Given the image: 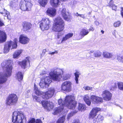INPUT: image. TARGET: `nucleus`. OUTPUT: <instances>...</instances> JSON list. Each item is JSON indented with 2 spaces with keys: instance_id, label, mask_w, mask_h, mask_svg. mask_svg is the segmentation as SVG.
Returning <instances> with one entry per match:
<instances>
[{
  "instance_id": "24",
  "label": "nucleus",
  "mask_w": 123,
  "mask_h": 123,
  "mask_svg": "<svg viewBox=\"0 0 123 123\" xmlns=\"http://www.w3.org/2000/svg\"><path fill=\"white\" fill-rule=\"evenodd\" d=\"M86 106L85 104L80 103H78V109L79 111H84L86 109Z\"/></svg>"
},
{
  "instance_id": "44",
  "label": "nucleus",
  "mask_w": 123,
  "mask_h": 123,
  "mask_svg": "<svg viewBox=\"0 0 123 123\" xmlns=\"http://www.w3.org/2000/svg\"><path fill=\"white\" fill-rule=\"evenodd\" d=\"M35 123H43L41 120L40 119H37L35 121Z\"/></svg>"
},
{
  "instance_id": "22",
  "label": "nucleus",
  "mask_w": 123,
  "mask_h": 123,
  "mask_svg": "<svg viewBox=\"0 0 123 123\" xmlns=\"http://www.w3.org/2000/svg\"><path fill=\"white\" fill-rule=\"evenodd\" d=\"M12 43V41L11 40L7 42V44H5L4 47V53H7L9 51Z\"/></svg>"
},
{
  "instance_id": "2",
  "label": "nucleus",
  "mask_w": 123,
  "mask_h": 123,
  "mask_svg": "<svg viewBox=\"0 0 123 123\" xmlns=\"http://www.w3.org/2000/svg\"><path fill=\"white\" fill-rule=\"evenodd\" d=\"M13 65V61L11 59L5 60L1 63V67L6 72L4 74L0 73V84L6 83L7 80V78L11 75Z\"/></svg>"
},
{
  "instance_id": "28",
  "label": "nucleus",
  "mask_w": 123,
  "mask_h": 123,
  "mask_svg": "<svg viewBox=\"0 0 123 123\" xmlns=\"http://www.w3.org/2000/svg\"><path fill=\"white\" fill-rule=\"evenodd\" d=\"M103 57L106 58H110L112 57L113 55L112 53L109 52L107 51H105L103 53Z\"/></svg>"
},
{
  "instance_id": "30",
  "label": "nucleus",
  "mask_w": 123,
  "mask_h": 123,
  "mask_svg": "<svg viewBox=\"0 0 123 123\" xmlns=\"http://www.w3.org/2000/svg\"><path fill=\"white\" fill-rule=\"evenodd\" d=\"M16 76L18 79L19 81H21L22 80L23 77V76L21 72H18L16 74Z\"/></svg>"
},
{
  "instance_id": "59",
  "label": "nucleus",
  "mask_w": 123,
  "mask_h": 123,
  "mask_svg": "<svg viewBox=\"0 0 123 123\" xmlns=\"http://www.w3.org/2000/svg\"><path fill=\"white\" fill-rule=\"evenodd\" d=\"M1 86H0V88H1Z\"/></svg>"
},
{
  "instance_id": "49",
  "label": "nucleus",
  "mask_w": 123,
  "mask_h": 123,
  "mask_svg": "<svg viewBox=\"0 0 123 123\" xmlns=\"http://www.w3.org/2000/svg\"><path fill=\"white\" fill-rule=\"evenodd\" d=\"M121 14L122 16L123 17V8L121 7Z\"/></svg>"
},
{
  "instance_id": "4",
  "label": "nucleus",
  "mask_w": 123,
  "mask_h": 123,
  "mask_svg": "<svg viewBox=\"0 0 123 123\" xmlns=\"http://www.w3.org/2000/svg\"><path fill=\"white\" fill-rule=\"evenodd\" d=\"M54 31L60 32L64 29L65 24L61 18H57L54 20Z\"/></svg>"
},
{
  "instance_id": "17",
  "label": "nucleus",
  "mask_w": 123,
  "mask_h": 123,
  "mask_svg": "<svg viewBox=\"0 0 123 123\" xmlns=\"http://www.w3.org/2000/svg\"><path fill=\"white\" fill-rule=\"evenodd\" d=\"M54 93V89L49 90L43 93L42 97L44 99H48L52 97Z\"/></svg>"
},
{
  "instance_id": "27",
  "label": "nucleus",
  "mask_w": 123,
  "mask_h": 123,
  "mask_svg": "<svg viewBox=\"0 0 123 123\" xmlns=\"http://www.w3.org/2000/svg\"><path fill=\"white\" fill-rule=\"evenodd\" d=\"M83 100L86 104L88 106L90 105L91 104V101L90 99L89 96L87 95H85L83 98Z\"/></svg>"
},
{
  "instance_id": "35",
  "label": "nucleus",
  "mask_w": 123,
  "mask_h": 123,
  "mask_svg": "<svg viewBox=\"0 0 123 123\" xmlns=\"http://www.w3.org/2000/svg\"><path fill=\"white\" fill-rule=\"evenodd\" d=\"M103 102V100L102 98L100 97L97 96L95 104H98L102 103Z\"/></svg>"
},
{
  "instance_id": "54",
  "label": "nucleus",
  "mask_w": 123,
  "mask_h": 123,
  "mask_svg": "<svg viewBox=\"0 0 123 123\" xmlns=\"http://www.w3.org/2000/svg\"><path fill=\"white\" fill-rule=\"evenodd\" d=\"M101 32L102 33V34H103L104 32V31L102 30L101 31Z\"/></svg>"
},
{
  "instance_id": "19",
  "label": "nucleus",
  "mask_w": 123,
  "mask_h": 123,
  "mask_svg": "<svg viewBox=\"0 0 123 123\" xmlns=\"http://www.w3.org/2000/svg\"><path fill=\"white\" fill-rule=\"evenodd\" d=\"M30 62L29 57H27L25 59L22 60L21 61L18 62V64L22 68L25 69L27 65V63L28 62L30 64Z\"/></svg>"
},
{
  "instance_id": "32",
  "label": "nucleus",
  "mask_w": 123,
  "mask_h": 123,
  "mask_svg": "<svg viewBox=\"0 0 123 123\" xmlns=\"http://www.w3.org/2000/svg\"><path fill=\"white\" fill-rule=\"evenodd\" d=\"M89 33V32L85 29H83L80 32V35L81 36L84 37L87 35Z\"/></svg>"
},
{
  "instance_id": "1",
  "label": "nucleus",
  "mask_w": 123,
  "mask_h": 123,
  "mask_svg": "<svg viewBox=\"0 0 123 123\" xmlns=\"http://www.w3.org/2000/svg\"><path fill=\"white\" fill-rule=\"evenodd\" d=\"M58 104L60 106L56 108L54 111V115L62 111L63 109L64 106L71 109H74L77 104V102L74 100V96L72 95H67L65 97L64 101L61 99L58 100Z\"/></svg>"
},
{
  "instance_id": "10",
  "label": "nucleus",
  "mask_w": 123,
  "mask_h": 123,
  "mask_svg": "<svg viewBox=\"0 0 123 123\" xmlns=\"http://www.w3.org/2000/svg\"><path fill=\"white\" fill-rule=\"evenodd\" d=\"M101 110V109L98 107H95L92 108L88 115L89 119H93L97 115V113Z\"/></svg>"
},
{
  "instance_id": "36",
  "label": "nucleus",
  "mask_w": 123,
  "mask_h": 123,
  "mask_svg": "<svg viewBox=\"0 0 123 123\" xmlns=\"http://www.w3.org/2000/svg\"><path fill=\"white\" fill-rule=\"evenodd\" d=\"M34 90L35 93L37 95H40L41 94V92L38 90V88L35 85L34 86Z\"/></svg>"
},
{
  "instance_id": "5",
  "label": "nucleus",
  "mask_w": 123,
  "mask_h": 123,
  "mask_svg": "<svg viewBox=\"0 0 123 123\" xmlns=\"http://www.w3.org/2000/svg\"><path fill=\"white\" fill-rule=\"evenodd\" d=\"M18 101V98L16 94H11L6 98L5 104L7 105L11 106L16 105Z\"/></svg>"
},
{
  "instance_id": "58",
  "label": "nucleus",
  "mask_w": 123,
  "mask_h": 123,
  "mask_svg": "<svg viewBox=\"0 0 123 123\" xmlns=\"http://www.w3.org/2000/svg\"><path fill=\"white\" fill-rule=\"evenodd\" d=\"M117 87V85L116 84H115V88H116Z\"/></svg>"
},
{
  "instance_id": "20",
  "label": "nucleus",
  "mask_w": 123,
  "mask_h": 123,
  "mask_svg": "<svg viewBox=\"0 0 123 123\" xmlns=\"http://www.w3.org/2000/svg\"><path fill=\"white\" fill-rule=\"evenodd\" d=\"M7 36L5 32L0 30V43L5 42Z\"/></svg>"
},
{
  "instance_id": "6",
  "label": "nucleus",
  "mask_w": 123,
  "mask_h": 123,
  "mask_svg": "<svg viewBox=\"0 0 123 123\" xmlns=\"http://www.w3.org/2000/svg\"><path fill=\"white\" fill-rule=\"evenodd\" d=\"M50 22L49 18H42L39 22V27L41 30L43 31L49 30Z\"/></svg>"
},
{
  "instance_id": "3",
  "label": "nucleus",
  "mask_w": 123,
  "mask_h": 123,
  "mask_svg": "<svg viewBox=\"0 0 123 123\" xmlns=\"http://www.w3.org/2000/svg\"><path fill=\"white\" fill-rule=\"evenodd\" d=\"M26 121V118L21 111L14 112L12 115V120L14 123H23V121Z\"/></svg>"
},
{
  "instance_id": "13",
  "label": "nucleus",
  "mask_w": 123,
  "mask_h": 123,
  "mask_svg": "<svg viewBox=\"0 0 123 123\" xmlns=\"http://www.w3.org/2000/svg\"><path fill=\"white\" fill-rule=\"evenodd\" d=\"M25 2L27 1L25 4H21L20 8L21 10L24 11H28L31 10L32 6V4L30 2L27 1L29 0H25Z\"/></svg>"
},
{
  "instance_id": "8",
  "label": "nucleus",
  "mask_w": 123,
  "mask_h": 123,
  "mask_svg": "<svg viewBox=\"0 0 123 123\" xmlns=\"http://www.w3.org/2000/svg\"><path fill=\"white\" fill-rule=\"evenodd\" d=\"M41 104L44 108L48 111H51L53 108V104L51 102L47 101L42 100L41 101Z\"/></svg>"
},
{
  "instance_id": "48",
  "label": "nucleus",
  "mask_w": 123,
  "mask_h": 123,
  "mask_svg": "<svg viewBox=\"0 0 123 123\" xmlns=\"http://www.w3.org/2000/svg\"><path fill=\"white\" fill-rule=\"evenodd\" d=\"M91 88L88 86H86L85 88V90H91Z\"/></svg>"
},
{
  "instance_id": "53",
  "label": "nucleus",
  "mask_w": 123,
  "mask_h": 123,
  "mask_svg": "<svg viewBox=\"0 0 123 123\" xmlns=\"http://www.w3.org/2000/svg\"><path fill=\"white\" fill-rule=\"evenodd\" d=\"M77 14H78L77 16H79L80 17H83L82 16L83 15H83L78 14V13H77Z\"/></svg>"
},
{
  "instance_id": "43",
  "label": "nucleus",
  "mask_w": 123,
  "mask_h": 123,
  "mask_svg": "<svg viewBox=\"0 0 123 123\" xmlns=\"http://www.w3.org/2000/svg\"><path fill=\"white\" fill-rule=\"evenodd\" d=\"M36 120L35 118H32L30 120L28 123H35V122Z\"/></svg>"
},
{
  "instance_id": "46",
  "label": "nucleus",
  "mask_w": 123,
  "mask_h": 123,
  "mask_svg": "<svg viewBox=\"0 0 123 123\" xmlns=\"http://www.w3.org/2000/svg\"><path fill=\"white\" fill-rule=\"evenodd\" d=\"M111 7L113 10H117V6H115L114 4L112 6H111Z\"/></svg>"
},
{
  "instance_id": "39",
  "label": "nucleus",
  "mask_w": 123,
  "mask_h": 123,
  "mask_svg": "<svg viewBox=\"0 0 123 123\" xmlns=\"http://www.w3.org/2000/svg\"><path fill=\"white\" fill-rule=\"evenodd\" d=\"M121 25V22L119 21H117L114 23V26L115 27L119 26Z\"/></svg>"
},
{
  "instance_id": "38",
  "label": "nucleus",
  "mask_w": 123,
  "mask_h": 123,
  "mask_svg": "<svg viewBox=\"0 0 123 123\" xmlns=\"http://www.w3.org/2000/svg\"><path fill=\"white\" fill-rule=\"evenodd\" d=\"M118 89L121 90H123V82H118L117 83Z\"/></svg>"
},
{
  "instance_id": "29",
  "label": "nucleus",
  "mask_w": 123,
  "mask_h": 123,
  "mask_svg": "<svg viewBox=\"0 0 123 123\" xmlns=\"http://www.w3.org/2000/svg\"><path fill=\"white\" fill-rule=\"evenodd\" d=\"M22 51L20 50H18L15 51L13 55V58H16L18 57V56L21 53Z\"/></svg>"
},
{
  "instance_id": "56",
  "label": "nucleus",
  "mask_w": 123,
  "mask_h": 123,
  "mask_svg": "<svg viewBox=\"0 0 123 123\" xmlns=\"http://www.w3.org/2000/svg\"><path fill=\"white\" fill-rule=\"evenodd\" d=\"M56 10L55 9H54V15H55V13H56Z\"/></svg>"
},
{
  "instance_id": "25",
  "label": "nucleus",
  "mask_w": 123,
  "mask_h": 123,
  "mask_svg": "<svg viewBox=\"0 0 123 123\" xmlns=\"http://www.w3.org/2000/svg\"><path fill=\"white\" fill-rule=\"evenodd\" d=\"M73 35V33H69L65 35L64 37L62 38L61 42V43H63L64 41H65L70 38L72 37Z\"/></svg>"
},
{
  "instance_id": "55",
  "label": "nucleus",
  "mask_w": 123,
  "mask_h": 123,
  "mask_svg": "<svg viewBox=\"0 0 123 123\" xmlns=\"http://www.w3.org/2000/svg\"><path fill=\"white\" fill-rule=\"evenodd\" d=\"M49 54H54V52H52L51 53H49Z\"/></svg>"
},
{
  "instance_id": "33",
  "label": "nucleus",
  "mask_w": 123,
  "mask_h": 123,
  "mask_svg": "<svg viewBox=\"0 0 123 123\" xmlns=\"http://www.w3.org/2000/svg\"><path fill=\"white\" fill-rule=\"evenodd\" d=\"M80 74V73L79 72L76 70V72L74 73V75L75 76V80L76 83H78V79L79 77V75Z\"/></svg>"
},
{
  "instance_id": "15",
  "label": "nucleus",
  "mask_w": 123,
  "mask_h": 123,
  "mask_svg": "<svg viewBox=\"0 0 123 123\" xmlns=\"http://www.w3.org/2000/svg\"><path fill=\"white\" fill-rule=\"evenodd\" d=\"M49 2L52 7L48 8L46 11V13L49 16L53 17L54 16V0H50Z\"/></svg>"
},
{
  "instance_id": "7",
  "label": "nucleus",
  "mask_w": 123,
  "mask_h": 123,
  "mask_svg": "<svg viewBox=\"0 0 123 123\" xmlns=\"http://www.w3.org/2000/svg\"><path fill=\"white\" fill-rule=\"evenodd\" d=\"M50 77L44 76L42 78L39 83L40 86L42 85L44 86L46 85H49L52 82V79H54V71H51L49 73Z\"/></svg>"
},
{
  "instance_id": "16",
  "label": "nucleus",
  "mask_w": 123,
  "mask_h": 123,
  "mask_svg": "<svg viewBox=\"0 0 123 123\" xmlns=\"http://www.w3.org/2000/svg\"><path fill=\"white\" fill-rule=\"evenodd\" d=\"M30 39L27 37L24 34H21L19 37V42L21 44H25L28 43Z\"/></svg>"
},
{
  "instance_id": "26",
  "label": "nucleus",
  "mask_w": 123,
  "mask_h": 123,
  "mask_svg": "<svg viewBox=\"0 0 123 123\" xmlns=\"http://www.w3.org/2000/svg\"><path fill=\"white\" fill-rule=\"evenodd\" d=\"M48 1V0H38V2L40 6L44 7L47 4Z\"/></svg>"
},
{
  "instance_id": "41",
  "label": "nucleus",
  "mask_w": 123,
  "mask_h": 123,
  "mask_svg": "<svg viewBox=\"0 0 123 123\" xmlns=\"http://www.w3.org/2000/svg\"><path fill=\"white\" fill-rule=\"evenodd\" d=\"M59 0H54V7H57L59 5Z\"/></svg>"
},
{
  "instance_id": "34",
  "label": "nucleus",
  "mask_w": 123,
  "mask_h": 123,
  "mask_svg": "<svg viewBox=\"0 0 123 123\" xmlns=\"http://www.w3.org/2000/svg\"><path fill=\"white\" fill-rule=\"evenodd\" d=\"M93 55L95 57H98L101 56L102 53L99 51L97 50L94 52Z\"/></svg>"
},
{
  "instance_id": "50",
  "label": "nucleus",
  "mask_w": 123,
  "mask_h": 123,
  "mask_svg": "<svg viewBox=\"0 0 123 123\" xmlns=\"http://www.w3.org/2000/svg\"><path fill=\"white\" fill-rule=\"evenodd\" d=\"M47 51V50L46 49H43L42 52V54L44 55L45 54V52Z\"/></svg>"
},
{
  "instance_id": "45",
  "label": "nucleus",
  "mask_w": 123,
  "mask_h": 123,
  "mask_svg": "<svg viewBox=\"0 0 123 123\" xmlns=\"http://www.w3.org/2000/svg\"><path fill=\"white\" fill-rule=\"evenodd\" d=\"M35 98L36 99V101L38 102H40L41 101V100L39 98L37 97L36 96L35 97Z\"/></svg>"
},
{
  "instance_id": "60",
  "label": "nucleus",
  "mask_w": 123,
  "mask_h": 123,
  "mask_svg": "<svg viewBox=\"0 0 123 123\" xmlns=\"http://www.w3.org/2000/svg\"><path fill=\"white\" fill-rule=\"evenodd\" d=\"M1 0H0V1Z\"/></svg>"
},
{
  "instance_id": "57",
  "label": "nucleus",
  "mask_w": 123,
  "mask_h": 123,
  "mask_svg": "<svg viewBox=\"0 0 123 123\" xmlns=\"http://www.w3.org/2000/svg\"><path fill=\"white\" fill-rule=\"evenodd\" d=\"M57 53V51H54V53Z\"/></svg>"
},
{
  "instance_id": "47",
  "label": "nucleus",
  "mask_w": 123,
  "mask_h": 123,
  "mask_svg": "<svg viewBox=\"0 0 123 123\" xmlns=\"http://www.w3.org/2000/svg\"><path fill=\"white\" fill-rule=\"evenodd\" d=\"M69 78V77L67 75H65L64 76L63 78V79L64 80H67Z\"/></svg>"
},
{
  "instance_id": "42",
  "label": "nucleus",
  "mask_w": 123,
  "mask_h": 123,
  "mask_svg": "<svg viewBox=\"0 0 123 123\" xmlns=\"http://www.w3.org/2000/svg\"><path fill=\"white\" fill-rule=\"evenodd\" d=\"M113 3L114 2L113 0H111L108 3V6L109 7H111L114 5Z\"/></svg>"
},
{
  "instance_id": "14",
  "label": "nucleus",
  "mask_w": 123,
  "mask_h": 123,
  "mask_svg": "<svg viewBox=\"0 0 123 123\" xmlns=\"http://www.w3.org/2000/svg\"><path fill=\"white\" fill-rule=\"evenodd\" d=\"M67 13L66 9L63 8L62 9L61 11V14L63 18L66 21H70L71 19L70 13L68 12H67Z\"/></svg>"
},
{
  "instance_id": "31",
  "label": "nucleus",
  "mask_w": 123,
  "mask_h": 123,
  "mask_svg": "<svg viewBox=\"0 0 123 123\" xmlns=\"http://www.w3.org/2000/svg\"><path fill=\"white\" fill-rule=\"evenodd\" d=\"M13 41H14V42H12V43L11 45H12V48L13 49H16L17 48L18 46V39L16 38H15L14 39Z\"/></svg>"
},
{
  "instance_id": "37",
  "label": "nucleus",
  "mask_w": 123,
  "mask_h": 123,
  "mask_svg": "<svg viewBox=\"0 0 123 123\" xmlns=\"http://www.w3.org/2000/svg\"><path fill=\"white\" fill-rule=\"evenodd\" d=\"M97 96L95 95H92L90 97L91 101L94 104H95Z\"/></svg>"
},
{
  "instance_id": "40",
  "label": "nucleus",
  "mask_w": 123,
  "mask_h": 123,
  "mask_svg": "<svg viewBox=\"0 0 123 123\" xmlns=\"http://www.w3.org/2000/svg\"><path fill=\"white\" fill-rule=\"evenodd\" d=\"M117 60L119 62L123 63V56H118L117 58Z\"/></svg>"
},
{
  "instance_id": "12",
  "label": "nucleus",
  "mask_w": 123,
  "mask_h": 123,
  "mask_svg": "<svg viewBox=\"0 0 123 123\" xmlns=\"http://www.w3.org/2000/svg\"><path fill=\"white\" fill-rule=\"evenodd\" d=\"M102 98L105 101L110 100L112 99V94L109 91L105 90L103 91L102 94Z\"/></svg>"
},
{
  "instance_id": "11",
  "label": "nucleus",
  "mask_w": 123,
  "mask_h": 123,
  "mask_svg": "<svg viewBox=\"0 0 123 123\" xmlns=\"http://www.w3.org/2000/svg\"><path fill=\"white\" fill-rule=\"evenodd\" d=\"M71 85L72 83L70 81H65L62 84L61 90L64 91L70 92L71 90Z\"/></svg>"
},
{
  "instance_id": "9",
  "label": "nucleus",
  "mask_w": 123,
  "mask_h": 123,
  "mask_svg": "<svg viewBox=\"0 0 123 123\" xmlns=\"http://www.w3.org/2000/svg\"><path fill=\"white\" fill-rule=\"evenodd\" d=\"M22 30L25 33L30 32L31 30L32 25L29 22L24 21L22 24Z\"/></svg>"
},
{
  "instance_id": "21",
  "label": "nucleus",
  "mask_w": 123,
  "mask_h": 123,
  "mask_svg": "<svg viewBox=\"0 0 123 123\" xmlns=\"http://www.w3.org/2000/svg\"><path fill=\"white\" fill-rule=\"evenodd\" d=\"M104 117L100 114L98 115L97 117L93 120V123H102L104 120Z\"/></svg>"
},
{
  "instance_id": "51",
  "label": "nucleus",
  "mask_w": 123,
  "mask_h": 123,
  "mask_svg": "<svg viewBox=\"0 0 123 123\" xmlns=\"http://www.w3.org/2000/svg\"><path fill=\"white\" fill-rule=\"evenodd\" d=\"M89 30L90 31H93L94 30V29L92 27H91L89 29Z\"/></svg>"
},
{
  "instance_id": "18",
  "label": "nucleus",
  "mask_w": 123,
  "mask_h": 123,
  "mask_svg": "<svg viewBox=\"0 0 123 123\" xmlns=\"http://www.w3.org/2000/svg\"><path fill=\"white\" fill-rule=\"evenodd\" d=\"M62 70L58 69L55 72V73H54V81H59L62 77Z\"/></svg>"
},
{
  "instance_id": "52",
  "label": "nucleus",
  "mask_w": 123,
  "mask_h": 123,
  "mask_svg": "<svg viewBox=\"0 0 123 123\" xmlns=\"http://www.w3.org/2000/svg\"><path fill=\"white\" fill-rule=\"evenodd\" d=\"M62 35V34L61 33H58V34L57 35V38H60L61 36Z\"/></svg>"
},
{
  "instance_id": "23",
  "label": "nucleus",
  "mask_w": 123,
  "mask_h": 123,
  "mask_svg": "<svg viewBox=\"0 0 123 123\" xmlns=\"http://www.w3.org/2000/svg\"><path fill=\"white\" fill-rule=\"evenodd\" d=\"M0 13L1 14H5L4 17H7V19L10 20L11 19V16L10 13L4 8H2L0 10Z\"/></svg>"
}]
</instances>
